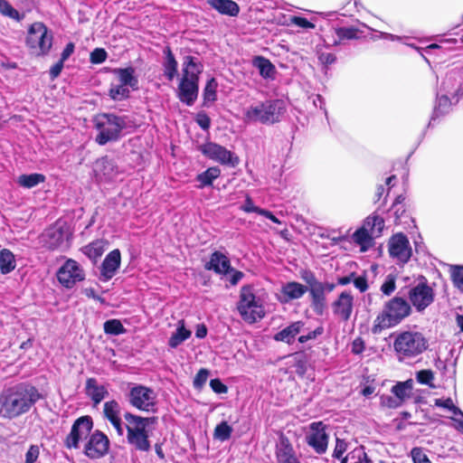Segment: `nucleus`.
<instances>
[{
	"label": "nucleus",
	"mask_w": 463,
	"mask_h": 463,
	"mask_svg": "<svg viewBox=\"0 0 463 463\" xmlns=\"http://www.w3.org/2000/svg\"><path fill=\"white\" fill-rule=\"evenodd\" d=\"M405 317V298L394 297L384 303L382 311L376 316L372 327L373 334L393 327Z\"/></svg>",
	"instance_id": "0eeeda50"
},
{
	"label": "nucleus",
	"mask_w": 463,
	"mask_h": 463,
	"mask_svg": "<svg viewBox=\"0 0 463 463\" xmlns=\"http://www.w3.org/2000/svg\"><path fill=\"white\" fill-rule=\"evenodd\" d=\"M73 235L71 224L63 219L57 220L41 235V241L49 250H66L69 249Z\"/></svg>",
	"instance_id": "1a4fd4ad"
},
{
	"label": "nucleus",
	"mask_w": 463,
	"mask_h": 463,
	"mask_svg": "<svg viewBox=\"0 0 463 463\" xmlns=\"http://www.w3.org/2000/svg\"><path fill=\"white\" fill-rule=\"evenodd\" d=\"M127 116H119L115 113H102L95 122L98 130L95 141L99 146H105L109 142H116L122 137V132L128 127Z\"/></svg>",
	"instance_id": "7ed1b4c3"
},
{
	"label": "nucleus",
	"mask_w": 463,
	"mask_h": 463,
	"mask_svg": "<svg viewBox=\"0 0 463 463\" xmlns=\"http://www.w3.org/2000/svg\"><path fill=\"white\" fill-rule=\"evenodd\" d=\"M121 408L119 403L111 400L106 402L103 407V414L104 417L111 423V425L115 428L118 436H123L124 428L120 417Z\"/></svg>",
	"instance_id": "412c9836"
},
{
	"label": "nucleus",
	"mask_w": 463,
	"mask_h": 463,
	"mask_svg": "<svg viewBox=\"0 0 463 463\" xmlns=\"http://www.w3.org/2000/svg\"><path fill=\"white\" fill-rule=\"evenodd\" d=\"M0 14L16 22L24 18V14L19 13L8 0H0Z\"/></svg>",
	"instance_id": "c03bdc74"
},
{
	"label": "nucleus",
	"mask_w": 463,
	"mask_h": 463,
	"mask_svg": "<svg viewBox=\"0 0 463 463\" xmlns=\"http://www.w3.org/2000/svg\"><path fill=\"white\" fill-rule=\"evenodd\" d=\"M53 32L43 22H34L28 26L25 45L37 57L49 55L53 46Z\"/></svg>",
	"instance_id": "20e7f679"
},
{
	"label": "nucleus",
	"mask_w": 463,
	"mask_h": 463,
	"mask_svg": "<svg viewBox=\"0 0 463 463\" xmlns=\"http://www.w3.org/2000/svg\"><path fill=\"white\" fill-rule=\"evenodd\" d=\"M86 394L92 400L94 405H98L109 395L105 385L99 384L94 378L86 381Z\"/></svg>",
	"instance_id": "2f4dec72"
},
{
	"label": "nucleus",
	"mask_w": 463,
	"mask_h": 463,
	"mask_svg": "<svg viewBox=\"0 0 463 463\" xmlns=\"http://www.w3.org/2000/svg\"><path fill=\"white\" fill-rule=\"evenodd\" d=\"M199 89L200 81L187 79L184 75L179 79L175 94L181 103L192 107L198 99Z\"/></svg>",
	"instance_id": "f3484780"
},
{
	"label": "nucleus",
	"mask_w": 463,
	"mask_h": 463,
	"mask_svg": "<svg viewBox=\"0 0 463 463\" xmlns=\"http://www.w3.org/2000/svg\"><path fill=\"white\" fill-rule=\"evenodd\" d=\"M450 106L451 101L447 95H439L437 99V105L435 107V113H446Z\"/></svg>",
	"instance_id": "13d9d810"
},
{
	"label": "nucleus",
	"mask_w": 463,
	"mask_h": 463,
	"mask_svg": "<svg viewBox=\"0 0 463 463\" xmlns=\"http://www.w3.org/2000/svg\"><path fill=\"white\" fill-rule=\"evenodd\" d=\"M291 23L303 29H314L316 27L314 23L302 15L292 16Z\"/></svg>",
	"instance_id": "680f3d73"
},
{
	"label": "nucleus",
	"mask_w": 463,
	"mask_h": 463,
	"mask_svg": "<svg viewBox=\"0 0 463 463\" xmlns=\"http://www.w3.org/2000/svg\"><path fill=\"white\" fill-rule=\"evenodd\" d=\"M118 84L111 83L108 91V96L113 101H125L130 99L131 90L136 91L139 90V80L133 68L120 77L118 78Z\"/></svg>",
	"instance_id": "9b49d317"
},
{
	"label": "nucleus",
	"mask_w": 463,
	"mask_h": 463,
	"mask_svg": "<svg viewBox=\"0 0 463 463\" xmlns=\"http://www.w3.org/2000/svg\"><path fill=\"white\" fill-rule=\"evenodd\" d=\"M451 278L454 286L463 291V267H454L452 269Z\"/></svg>",
	"instance_id": "052dcab7"
},
{
	"label": "nucleus",
	"mask_w": 463,
	"mask_h": 463,
	"mask_svg": "<svg viewBox=\"0 0 463 463\" xmlns=\"http://www.w3.org/2000/svg\"><path fill=\"white\" fill-rule=\"evenodd\" d=\"M204 269L217 274H228L231 270V262L226 255L220 251H214L209 261L204 264Z\"/></svg>",
	"instance_id": "bb28decb"
},
{
	"label": "nucleus",
	"mask_w": 463,
	"mask_h": 463,
	"mask_svg": "<svg viewBox=\"0 0 463 463\" xmlns=\"http://www.w3.org/2000/svg\"><path fill=\"white\" fill-rule=\"evenodd\" d=\"M411 222L413 225L407 227V262H409L411 258L419 261L427 254L426 247L420 234L417 231L414 220L411 219Z\"/></svg>",
	"instance_id": "a211bd4d"
},
{
	"label": "nucleus",
	"mask_w": 463,
	"mask_h": 463,
	"mask_svg": "<svg viewBox=\"0 0 463 463\" xmlns=\"http://www.w3.org/2000/svg\"><path fill=\"white\" fill-rule=\"evenodd\" d=\"M407 298L411 304L407 305V317L410 316L411 307L422 313L434 302L435 290L425 277L420 276L411 284Z\"/></svg>",
	"instance_id": "6e6552de"
},
{
	"label": "nucleus",
	"mask_w": 463,
	"mask_h": 463,
	"mask_svg": "<svg viewBox=\"0 0 463 463\" xmlns=\"http://www.w3.org/2000/svg\"><path fill=\"white\" fill-rule=\"evenodd\" d=\"M104 332L107 335H118L124 334L126 329L118 319H109L104 323Z\"/></svg>",
	"instance_id": "49530a36"
},
{
	"label": "nucleus",
	"mask_w": 463,
	"mask_h": 463,
	"mask_svg": "<svg viewBox=\"0 0 463 463\" xmlns=\"http://www.w3.org/2000/svg\"><path fill=\"white\" fill-rule=\"evenodd\" d=\"M404 399L405 382H399L392 388V394L381 396V404L387 408L395 409L402 404Z\"/></svg>",
	"instance_id": "cd10ccee"
},
{
	"label": "nucleus",
	"mask_w": 463,
	"mask_h": 463,
	"mask_svg": "<svg viewBox=\"0 0 463 463\" xmlns=\"http://www.w3.org/2000/svg\"><path fill=\"white\" fill-rule=\"evenodd\" d=\"M398 178L395 175H391L385 178L383 184H380L376 187L373 196V203H386L387 197L390 195L392 189L396 186Z\"/></svg>",
	"instance_id": "473e14b6"
},
{
	"label": "nucleus",
	"mask_w": 463,
	"mask_h": 463,
	"mask_svg": "<svg viewBox=\"0 0 463 463\" xmlns=\"http://www.w3.org/2000/svg\"><path fill=\"white\" fill-rule=\"evenodd\" d=\"M241 209L247 213H250V212L260 213V214L265 215L267 218H269L275 223L280 222L278 220V218L275 215H273L271 213L265 211V210H260L259 207L255 206L254 204H241Z\"/></svg>",
	"instance_id": "6e6d98bb"
},
{
	"label": "nucleus",
	"mask_w": 463,
	"mask_h": 463,
	"mask_svg": "<svg viewBox=\"0 0 463 463\" xmlns=\"http://www.w3.org/2000/svg\"><path fill=\"white\" fill-rule=\"evenodd\" d=\"M120 251L119 250H113L104 259L100 274L104 280L110 279L120 266Z\"/></svg>",
	"instance_id": "c756f323"
},
{
	"label": "nucleus",
	"mask_w": 463,
	"mask_h": 463,
	"mask_svg": "<svg viewBox=\"0 0 463 463\" xmlns=\"http://www.w3.org/2000/svg\"><path fill=\"white\" fill-rule=\"evenodd\" d=\"M304 323L302 321H296L291 323L289 326L278 332L274 335L276 341L291 344L294 342L297 335L302 332Z\"/></svg>",
	"instance_id": "72a5a7b5"
},
{
	"label": "nucleus",
	"mask_w": 463,
	"mask_h": 463,
	"mask_svg": "<svg viewBox=\"0 0 463 463\" xmlns=\"http://www.w3.org/2000/svg\"><path fill=\"white\" fill-rule=\"evenodd\" d=\"M203 71V64L194 56L186 55L183 58L181 77L194 79L200 81V75Z\"/></svg>",
	"instance_id": "a878e982"
},
{
	"label": "nucleus",
	"mask_w": 463,
	"mask_h": 463,
	"mask_svg": "<svg viewBox=\"0 0 463 463\" xmlns=\"http://www.w3.org/2000/svg\"><path fill=\"white\" fill-rule=\"evenodd\" d=\"M411 456L413 463H431L426 453L420 448H414Z\"/></svg>",
	"instance_id": "e2e57ef3"
},
{
	"label": "nucleus",
	"mask_w": 463,
	"mask_h": 463,
	"mask_svg": "<svg viewBox=\"0 0 463 463\" xmlns=\"http://www.w3.org/2000/svg\"><path fill=\"white\" fill-rule=\"evenodd\" d=\"M206 4L220 14L236 17L240 14V5L233 0H206Z\"/></svg>",
	"instance_id": "7c9ffc66"
},
{
	"label": "nucleus",
	"mask_w": 463,
	"mask_h": 463,
	"mask_svg": "<svg viewBox=\"0 0 463 463\" xmlns=\"http://www.w3.org/2000/svg\"><path fill=\"white\" fill-rule=\"evenodd\" d=\"M15 259L13 252L7 249L0 250V272L8 274L15 269Z\"/></svg>",
	"instance_id": "79ce46f5"
},
{
	"label": "nucleus",
	"mask_w": 463,
	"mask_h": 463,
	"mask_svg": "<svg viewBox=\"0 0 463 463\" xmlns=\"http://www.w3.org/2000/svg\"><path fill=\"white\" fill-rule=\"evenodd\" d=\"M366 228L367 232L372 234L373 237H379L382 233V231L384 227L383 219L380 216L373 215L368 216L363 225Z\"/></svg>",
	"instance_id": "a19ab883"
},
{
	"label": "nucleus",
	"mask_w": 463,
	"mask_h": 463,
	"mask_svg": "<svg viewBox=\"0 0 463 463\" xmlns=\"http://www.w3.org/2000/svg\"><path fill=\"white\" fill-rule=\"evenodd\" d=\"M108 52L104 48L97 47L90 53V62L91 64H101L108 59Z\"/></svg>",
	"instance_id": "09e8293b"
},
{
	"label": "nucleus",
	"mask_w": 463,
	"mask_h": 463,
	"mask_svg": "<svg viewBox=\"0 0 463 463\" xmlns=\"http://www.w3.org/2000/svg\"><path fill=\"white\" fill-rule=\"evenodd\" d=\"M347 442L341 439H336L335 447L333 452V457L337 459H342L341 463H347V458H343L344 453L347 449Z\"/></svg>",
	"instance_id": "8fccbe9b"
},
{
	"label": "nucleus",
	"mask_w": 463,
	"mask_h": 463,
	"mask_svg": "<svg viewBox=\"0 0 463 463\" xmlns=\"http://www.w3.org/2000/svg\"><path fill=\"white\" fill-rule=\"evenodd\" d=\"M279 463H299L291 448H285L278 452Z\"/></svg>",
	"instance_id": "3c124183"
},
{
	"label": "nucleus",
	"mask_w": 463,
	"mask_h": 463,
	"mask_svg": "<svg viewBox=\"0 0 463 463\" xmlns=\"http://www.w3.org/2000/svg\"><path fill=\"white\" fill-rule=\"evenodd\" d=\"M305 439L307 444L319 455L326 453L328 446L329 435L326 425L323 421H314L309 424Z\"/></svg>",
	"instance_id": "4468645a"
},
{
	"label": "nucleus",
	"mask_w": 463,
	"mask_h": 463,
	"mask_svg": "<svg viewBox=\"0 0 463 463\" xmlns=\"http://www.w3.org/2000/svg\"><path fill=\"white\" fill-rule=\"evenodd\" d=\"M218 82L214 77L207 79L203 90V106L209 107L208 103L217 100Z\"/></svg>",
	"instance_id": "58836bf2"
},
{
	"label": "nucleus",
	"mask_w": 463,
	"mask_h": 463,
	"mask_svg": "<svg viewBox=\"0 0 463 463\" xmlns=\"http://www.w3.org/2000/svg\"><path fill=\"white\" fill-rule=\"evenodd\" d=\"M127 397L128 403L139 411L145 412L156 411L157 395L149 387L137 384L130 388Z\"/></svg>",
	"instance_id": "9d476101"
},
{
	"label": "nucleus",
	"mask_w": 463,
	"mask_h": 463,
	"mask_svg": "<svg viewBox=\"0 0 463 463\" xmlns=\"http://www.w3.org/2000/svg\"><path fill=\"white\" fill-rule=\"evenodd\" d=\"M307 291V287L299 282H286L281 286L279 299L281 303H288L289 301L301 298Z\"/></svg>",
	"instance_id": "5701e85b"
},
{
	"label": "nucleus",
	"mask_w": 463,
	"mask_h": 463,
	"mask_svg": "<svg viewBox=\"0 0 463 463\" xmlns=\"http://www.w3.org/2000/svg\"><path fill=\"white\" fill-rule=\"evenodd\" d=\"M163 75L168 81H173L178 73V61L169 45L163 49Z\"/></svg>",
	"instance_id": "b1692460"
},
{
	"label": "nucleus",
	"mask_w": 463,
	"mask_h": 463,
	"mask_svg": "<svg viewBox=\"0 0 463 463\" xmlns=\"http://www.w3.org/2000/svg\"><path fill=\"white\" fill-rule=\"evenodd\" d=\"M38 390L31 385L18 384L0 394V415L14 419L27 412L41 399Z\"/></svg>",
	"instance_id": "f257e3e1"
},
{
	"label": "nucleus",
	"mask_w": 463,
	"mask_h": 463,
	"mask_svg": "<svg viewBox=\"0 0 463 463\" xmlns=\"http://www.w3.org/2000/svg\"><path fill=\"white\" fill-rule=\"evenodd\" d=\"M317 54L319 62L326 68L336 61V55L335 53L317 51Z\"/></svg>",
	"instance_id": "4d7b16f0"
},
{
	"label": "nucleus",
	"mask_w": 463,
	"mask_h": 463,
	"mask_svg": "<svg viewBox=\"0 0 463 463\" xmlns=\"http://www.w3.org/2000/svg\"><path fill=\"white\" fill-rule=\"evenodd\" d=\"M221 175V169L219 166L208 167L203 172L196 175L195 180L199 183V187H208L213 185L214 180Z\"/></svg>",
	"instance_id": "e433bc0d"
},
{
	"label": "nucleus",
	"mask_w": 463,
	"mask_h": 463,
	"mask_svg": "<svg viewBox=\"0 0 463 463\" xmlns=\"http://www.w3.org/2000/svg\"><path fill=\"white\" fill-rule=\"evenodd\" d=\"M251 64L258 70L259 74L262 79L267 80H275L277 68L269 59L263 55H255L251 60Z\"/></svg>",
	"instance_id": "393cba45"
},
{
	"label": "nucleus",
	"mask_w": 463,
	"mask_h": 463,
	"mask_svg": "<svg viewBox=\"0 0 463 463\" xmlns=\"http://www.w3.org/2000/svg\"><path fill=\"white\" fill-rule=\"evenodd\" d=\"M373 238L364 226L357 229L352 235L353 241L360 246L361 252H365L372 247Z\"/></svg>",
	"instance_id": "c9c22d12"
},
{
	"label": "nucleus",
	"mask_w": 463,
	"mask_h": 463,
	"mask_svg": "<svg viewBox=\"0 0 463 463\" xmlns=\"http://www.w3.org/2000/svg\"><path fill=\"white\" fill-rule=\"evenodd\" d=\"M286 104L280 99H269L250 106L244 111L245 122H260L263 125H272L281 120L286 112Z\"/></svg>",
	"instance_id": "f03ea898"
},
{
	"label": "nucleus",
	"mask_w": 463,
	"mask_h": 463,
	"mask_svg": "<svg viewBox=\"0 0 463 463\" xmlns=\"http://www.w3.org/2000/svg\"><path fill=\"white\" fill-rule=\"evenodd\" d=\"M325 286L324 284H317L313 288L309 289L312 305L315 310L321 312L324 307L325 302Z\"/></svg>",
	"instance_id": "37998d69"
},
{
	"label": "nucleus",
	"mask_w": 463,
	"mask_h": 463,
	"mask_svg": "<svg viewBox=\"0 0 463 463\" xmlns=\"http://www.w3.org/2000/svg\"><path fill=\"white\" fill-rule=\"evenodd\" d=\"M194 121L203 131L211 128L212 120L205 111H199L195 115Z\"/></svg>",
	"instance_id": "864d4df0"
},
{
	"label": "nucleus",
	"mask_w": 463,
	"mask_h": 463,
	"mask_svg": "<svg viewBox=\"0 0 463 463\" xmlns=\"http://www.w3.org/2000/svg\"><path fill=\"white\" fill-rule=\"evenodd\" d=\"M435 405L450 411L454 415H460L463 417V412L454 405L453 401L449 399H437Z\"/></svg>",
	"instance_id": "603ef678"
},
{
	"label": "nucleus",
	"mask_w": 463,
	"mask_h": 463,
	"mask_svg": "<svg viewBox=\"0 0 463 463\" xmlns=\"http://www.w3.org/2000/svg\"><path fill=\"white\" fill-rule=\"evenodd\" d=\"M209 376L207 369H200L194 379V386L196 389H201L206 383Z\"/></svg>",
	"instance_id": "0e129e2a"
},
{
	"label": "nucleus",
	"mask_w": 463,
	"mask_h": 463,
	"mask_svg": "<svg viewBox=\"0 0 463 463\" xmlns=\"http://www.w3.org/2000/svg\"><path fill=\"white\" fill-rule=\"evenodd\" d=\"M323 333H324V328L322 326H318L316 329H314L312 331H309L306 335H301L298 337V342L303 344V343H306V342H307L309 340H314L317 336L321 335Z\"/></svg>",
	"instance_id": "69168bd1"
},
{
	"label": "nucleus",
	"mask_w": 463,
	"mask_h": 463,
	"mask_svg": "<svg viewBox=\"0 0 463 463\" xmlns=\"http://www.w3.org/2000/svg\"><path fill=\"white\" fill-rule=\"evenodd\" d=\"M335 33L338 40H334L332 44L325 42L324 46L326 48L329 49L332 45L336 46L344 40H358L364 37V32L354 25L337 27Z\"/></svg>",
	"instance_id": "c85d7f7f"
},
{
	"label": "nucleus",
	"mask_w": 463,
	"mask_h": 463,
	"mask_svg": "<svg viewBox=\"0 0 463 463\" xmlns=\"http://www.w3.org/2000/svg\"><path fill=\"white\" fill-rule=\"evenodd\" d=\"M232 432V427L226 421H222L216 426L214 430V438L221 441H225L230 439Z\"/></svg>",
	"instance_id": "de8ad7c7"
},
{
	"label": "nucleus",
	"mask_w": 463,
	"mask_h": 463,
	"mask_svg": "<svg viewBox=\"0 0 463 463\" xmlns=\"http://www.w3.org/2000/svg\"><path fill=\"white\" fill-rule=\"evenodd\" d=\"M40 455L39 447L36 445H31L29 449L25 454V462L24 463H34Z\"/></svg>",
	"instance_id": "774afa93"
},
{
	"label": "nucleus",
	"mask_w": 463,
	"mask_h": 463,
	"mask_svg": "<svg viewBox=\"0 0 463 463\" xmlns=\"http://www.w3.org/2000/svg\"><path fill=\"white\" fill-rule=\"evenodd\" d=\"M95 175L105 181H113L123 173L115 158L109 156H102L96 160L93 165Z\"/></svg>",
	"instance_id": "6ab92c4d"
},
{
	"label": "nucleus",
	"mask_w": 463,
	"mask_h": 463,
	"mask_svg": "<svg viewBox=\"0 0 463 463\" xmlns=\"http://www.w3.org/2000/svg\"><path fill=\"white\" fill-rule=\"evenodd\" d=\"M237 309L241 318L249 324L262 319L266 314L263 298L255 294L251 286L241 288Z\"/></svg>",
	"instance_id": "423d86ee"
},
{
	"label": "nucleus",
	"mask_w": 463,
	"mask_h": 463,
	"mask_svg": "<svg viewBox=\"0 0 463 463\" xmlns=\"http://www.w3.org/2000/svg\"><path fill=\"white\" fill-rule=\"evenodd\" d=\"M83 252L91 260H97L104 252L103 242L95 241L83 248Z\"/></svg>",
	"instance_id": "a18cd8bd"
},
{
	"label": "nucleus",
	"mask_w": 463,
	"mask_h": 463,
	"mask_svg": "<svg viewBox=\"0 0 463 463\" xmlns=\"http://www.w3.org/2000/svg\"><path fill=\"white\" fill-rule=\"evenodd\" d=\"M429 347V341L420 332L407 331V364L421 355Z\"/></svg>",
	"instance_id": "aec40b11"
},
{
	"label": "nucleus",
	"mask_w": 463,
	"mask_h": 463,
	"mask_svg": "<svg viewBox=\"0 0 463 463\" xmlns=\"http://www.w3.org/2000/svg\"><path fill=\"white\" fill-rule=\"evenodd\" d=\"M394 350L398 354V358L400 361H402L405 357V332L401 333L395 342H394Z\"/></svg>",
	"instance_id": "5fc2aeb1"
},
{
	"label": "nucleus",
	"mask_w": 463,
	"mask_h": 463,
	"mask_svg": "<svg viewBox=\"0 0 463 463\" xmlns=\"http://www.w3.org/2000/svg\"><path fill=\"white\" fill-rule=\"evenodd\" d=\"M389 253L391 257L404 260L405 253V235L397 233L393 235L389 241Z\"/></svg>",
	"instance_id": "f704fd0d"
},
{
	"label": "nucleus",
	"mask_w": 463,
	"mask_h": 463,
	"mask_svg": "<svg viewBox=\"0 0 463 463\" xmlns=\"http://www.w3.org/2000/svg\"><path fill=\"white\" fill-rule=\"evenodd\" d=\"M191 336V331L186 329L183 320L178 322L175 332L169 338L168 345L171 348H176Z\"/></svg>",
	"instance_id": "ea45409f"
},
{
	"label": "nucleus",
	"mask_w": 463,
	"mask_h": 463,
	"mask_svg": "<svg viewBox=\"0 0 463 463\" xmlns=\"http://www.w3.org/2000/svg\"><path fill=\"white\" fill-rule=\"evenodd\" d=\"M396 289L395 278L392 275H388L381 286V291L385 296H391Z\"/></svg>",
	"instance_id": "bf43d9fd"
},
{
	"label": "nucleus",
	"mask_w": 463,
	"mask_h": 463,
	"mask_svg": "<svg viewBox=\"0 0 463 463\" xmlns=\"http://www.w3.org/2000/svg\"><path fill=\"white\" fill-rule=\"evenodd\" d=\"M109 439L100 430H95L90 433L85 445L83 453L90 459L103 458L109 451Z\"/></svg>",
	"instance_id": "2eb2a0df"
},
{
	"label": "nucleus",
	"mask_w": 463,
	"mask_h": 463,
	"mask_svg": "<svg viewBox=\"0 0 463 463\" xmlns=\"http://www.w3.org/2000/svg\"><path fill=\"white\" fill-rule=\"evenodd\" d=\"M93 428V421L90 416L78 418L71 426L70 433L64 440V445L69 449L80 448V442L87 439Z\"/></svg>",
	"instance_id": "ddd939ff"
},
{
	"label": "nucleus",
	"mask_w": 463,
	"mask_h": 463,
	"mask_svg": "<svg viewBox=\"0 0 463 463\" xmlns=\"http://www.w3.org/2000/svg\"><path fill=\"white\" fill-rule=\"evenodd\" d=\"M46 176L41 173L22 174L17 177L16 183L24 188H33L44 183Z\"/></svg>",
	"instance_id": "4c0bfd02"
},
{
	"label": "nucleus",
	"mask_w": 463,
	"mask_h": 463,
	"mask_svg": "<svg viewBox=\"0 0 463 463\" xmlns=\"http://www.w3.org/2000/svg\"><path fill=\"white\" fill-rule=\"evenodd\" d=\"M198 150L205 157L228 167L235 168L240 164V158L234 152L213 141L200 145Z\"/></svg>",
	"instance_id": "f8f14e48"
},
{
	"label": "nucleus",
	"mask_w": 463,
	"mask_h": 463,
	"mask_svg": "<svg viewBox=\"0 0 463 463\" xmlns=\"http://www.w3.org/2000/svg\"><path fill=\"white\" fill-rule=\"evenodd\" d=\"M127 441L131 448L139 452H148L151 449L149 434L146 427L150 419L127 412Z\"/></svg>",
	"instance_id": "39448f33"
},
{
	"label": "nucleus",
	"mask_w": 463,
	"mask_h": 463,
	"mask_svg": "<svg viewBox=\"0 0 463 463\" xmlns=\"http://www.w3.org/2000/svg\"><path fill=\"white\" fill-rule=\"evenodd\" d=\"M64 61L58 60L49 70L50 79L52 80H56L61 73L64 68Z\"/></svg>",
	"instance_id": "338daca9"
},
{
	"label": "nucleus",
	"mask_w": 463,
	"mask_h": 463,
	"mask_svg": "<svg viewBox=\"0 0 463 463\" xmlns=\"http://www.w3.org/2000/svg\"><path fill=\"white\" fill-rule=\"evenodd\" d=\"M354 298L350 292H342L333 303L334 314L344 321H347L353 312Z\"/></svg>",
	"instance_id": "4be33fe9"
},
{
	"label": "nucleus",
	"mask_w": 463,
	"mask_h": 463,
	"mask_svg": "<svg viewBox=\"0 0 463 463\" xmlns=\"http://www.w3.org/2000/svg\"><path fill=\"white\" fill-rule=\"evenodd\" d=\"M84 278L85 273L80 264L71 259L66 260L57 272L59 282L68 288H72L77 282L83 280Z\"/></svg>",
	"instance_id": "dca6fc26"
}]
</instances>
